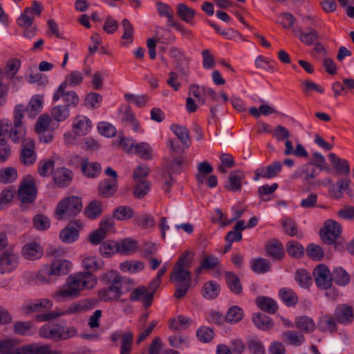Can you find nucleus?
<instances>
[{
	"label": "nucleus",
	"mask_w": 354,
	"mask_h": 354,
	"mask_svg": "<svg viewBox=\"0 0 354 354\" xmlns=\"http://www.w3.org/2000/svg\"><path fill=\"white\" fill-rule=\"evenodd\" d=\"M287 253L295 258L301 257L304 252L303 246L297 241H290L286 243Z\"/></svg>",
	"instance_id": "6e6d98bb"
},
{
	"label": "nucleus",
	"mask_w": 354,
	"mask_h": 354,
	"mask_svg": "<svg viewBox=\"0 0 354 354\" xmlns=\"http://www.w3.org/2000/svg\"><path fill=\"white\" fill-rule=\"evenodd\" d=\"M256 304L261 310L270 314H274L278 309L277 302L270 297H258L256 299Z\"/></svg>",
	"instance_id": "7c9ffc66"
},
{
	"label": "nucleus",
	"mask_w": 354,
	"mask_h": 354,
	"mask_svg": "<svg viewBox=\"0 0 354 354\" xmlns=\"http://www.w3.org/2000/svg\"><path fill=\"white\" fill-rule=\"evenodd\" d=\"M152 152L151 147L147 142H136L134 148L133 149V153L144 160L151 159L153 156Z\"/></svg>",
	"instance_id": "ea45409f"
},
{
	"label": "nucleus",
	"mask_w": 354,
	"mask_h": 354,
	"mask_svg": "<svg viewBox=\"0 0 354 354\" xmlns=\"http://www.w3.org/2000/svg\"><path fill=\"white\" fill-rule=\"evenodd\" d=\"M25 350L28 354H62L58 351L50 349L49 346H39L38 344H31L25 346Z\"/></svg>",
	"instance_id": "3c124183"
},
{
	"label": "nucleus",
	"mask_w": 354,
	"mask_h": 354,
	"mask_svg": "<svg viewBox=\"0 0 354 354\" xmlns=\"http://www.w3.org/2000/svg\"><path fill=\"white\" fill-rule=\"evenodd\" d=\"M328 158L333 167L339 173L348 175L350 173L348 162L345 159H342L333 153L328 154Z\"/></svg>",
	"instance_id": "2f4dec72"
},
{
	"label": "nucleus",
	"mask_w": 354,
	"mask_h": 354,
	"mask_svg": "<svg viewBox=\"0 0 354 354\" xmlns=\"http://www.w3.org/2000/svg\"><path fill=\"white\" fill-rule=\"evenodd\" d=\"M122 25L124 30L122 39L126 40V41H123L122 44L125 46L133 42L134 29L133 25L127 19L122 20Z\"/></svg>",
	"instance_id": "864d4df0"
},
{
	"label": "nucleus",
	"mask_w": 354,
	"mask_h": 354,
	"mask_svg": "<svg viewBox=\"0 0 354 354\" xmlns=\"http://www.w3.org/2000/svg\"><path fill=\"white\" fill-rule=\"evenodd\" d=\"M92 128L91 120L86 115H78L73 120L72 130L77 136L88 134Z\"/></svg>",
	"instance_id": "4468645a"
},
{
	"label": "nucleus",
	"mask_w": 354,
	"mask_h": 354,
	"mask_svg": "<svg viewBox=\"0 0 354 354\" xmlns=\"http://www.w3.org/2000/svg\"><path fill=\"white\" fill-rule=\"evenodd\" d=\"M66 87H64V86H59L53 95V101L57 102L62 98L66 103L64 106H67L68 108L77 106L80 102L78 95L73 91H66Z\"/></svg>",
	"instance_id": "ddd939ff"
},
{
	"label": "nucleus",
	"mask_w": 354,
	"mask_h": 354,
	"mask_svg": "<svg viewBox=\"0 0 354 354\" xmlns=\"http://www.w3.org/2000/svg\"><path fill=\"white\" fill-rule=\"evenodd\" d=\"M282 340L292 346H299L305 342L303 334L295 330H286L281 334Z\"/></svg>",
	"instance_id": "bb28decb"
},
{
	"label": "nucleus",
	"mask_w": 354,
	"mask_h": 354,
	"mask_svg": "<svg viewBox=\"0 0 354 354\" xmlns=\"http://www.w3.org/2000/svg\"><path fill=\"white\" fill-rule=\"evenodd\" d=\"M17 178V171L13 167H6L0 171V182L2 183H11Z\"/></svg>",
	"instance_id": "13d9d810"
},
{
	"label": "nucleus",
	"mask_w": 354,
	"mask_h": 354,
	"mask_svg": "<svg viewBox=\"0 0 354 354\" xmlns=\"http://www.w3.org/2000/svg\"><path fill=\"white\" fill-rule=\"evenodd\" d=\"M104 263L97 259L95 257H86L83 256L82 259V266L85 270L84 272H89L91 274L101 270L103 267Z\"/></svg>",
	"instance_id": "cd10ccee"
},
{
	"label": "nucleus",
	"mask_w": 354,
	"mask_h": 354,
	"mask_svg": "<svg viewBox=\"0 0 354 354\" xmlns=\"http://www.w3.org/2000/svg\"><path fill=\"white\" fill-rule=\"evenodd\" d=\"M54 168V161L45 159L41 160L38 164L37 171L41 176H48Z\"/></svg>",
	"instance_id": "338daca9"
},
{
	"label": "nucleus",
	"mask_w": 354,
	"mask_h": 354,
	"mask_svg": "<svg viewBox=\"0 0 354 354\" xmlns=\"http://www.w3.org/2000/svg\"><path fill=\"white\" fill-rule=\"evenodd\" d=\"M245 180V174L240 170H235L230 172L228 177V182L225 187L232 192H239L241 189L242 183Z\"/></svg>",
	"instance_id": "412c9836"
},
{
	"label": "nucleus",
	"mask_w": 354,
	"mask_h": 354,
	"mask_svg": "<svg viewBox=\"0 0 354 354\" xmlns=\"http://www.w3.org/2000/svg\"><path fill=\"white\" fill-rule=\"evenodd\" d=\"M43 104V98L40 95H35L33 96L28 104V106L26 109H24L27 113H28L29 116L34 118L36 115L41 111ZM23 108H24L23 106Z\"/></svg>",
	"instance_id": "58836bf2"
},
{
	"label": "nucleus",
	"mask_w": 354,
	"mask_h": 354,
	"mask_svg": "<svg viewBox=\"0 0 354 354\" xmlns=\"http://www.w3.org/2000/svg\"><path fill=\"white\" fill-rule=\"evenodd\" d=\"M21 66V61L17 58H12L8 61L5 67V74L8 78H13L19 71Z\"/></svg>",
	"instance_id": "bf43d9fd"
},
{
	"label": "nucleus",
	"mask_w": 354,
	"mask_h": 354,
	"mask_svg": "<svg viewBox=\"0 0 354 354\" xmlns=\"http://www.w3.org/2000/svg\"><path fill=\"white\" fill-rule=\"evenodd\" d=\"M91 308V303L89 301L86 299L80 300L71 304L66 308L57 310L56 311H53L47 314L38 315L37 320L44 322L54 319L62 316L80 314L86 312Z\"/></svg>",
	"instance_id": "423d86ee"
},
{
	"label": "nucleus",
	"mask_w": 354,
	"mask_h": 354,
	"mask_svg": "<svg viewBox=\"0 0 354 354\" xmlns=\"http://www.w3.org/2000/svg\"><path fill=\"white\" fill-rule=\"evenodd\" d=\"M113 217L119 221L131 218L134 216L133 209L129 206H119L113 212Z\"/></svg>",
	"instance_id": "603ef678"
},
{
	"label": "nucleus",
	"mask_w": 354,
	"mask_h": 354,
	"mask_svg": "<svg viewBox=\"0 0 354 354\" xmlns=\"http://www.w3.org/2000/svg\"><path fill=\"white\" fill-rule=\"evenodd\" d=\"M313 277L316 286L321 290H327L333 284V274L324 264L317 266L313 270Z\"/></svg>",
	"instance_id": "9d476101"
},
{
	"label": "nucleus",
	"mask_w": 354,
	"mask_h": 354,
	"mask_svg": "<svg viewBox=\"0 0 354 354\" xmlns=\"http://www.w3.org/2000/svg\"><path fill=\"white\" fill-rule=\"evenodd\" d=\"M104 174L107 176H110L111 179H104L100 182L97 187L98 194L102 197L109 198L113 196L118 190V174L117 172L110 167L105 169Z\"/></svg>",
	"instance_id": "6e6552de"
},
{
	"label": "nucleus",
	"mask_w": 354,
	"mask_h": 354,
	"mask_svg": "<svg viewBox=\"0 0 354 354\" xmlns=\"http://www.w3.org/2000/svg\"><path fill=\"white\" fill-rule=\"evenodd\" d=\"M177 14L183 21L192 24L195 10L184 3H180L177 6Z\"/></svg>",
	"instance_id": "37998d69"
},
{
	"label": "nucleus",
	"mask_w": 354,
	"mask_h": 354,
	"mask_svg": "<svg viewBox=\"0 0 354 354\" xmlns=\"http://www.w3.org/2000/svg\"><path fill=\"white\" fill-rule=\"evenodd\" d=\"M53 274L50 273L48 265H44L37 272L35 280L41 283H50Z\"/></svg>",
	"instance_id": "0e129e2a"
},
{
	"label": "nucleus",
	"mask_w": 354,
	"mask_h": 354,
	"mask_svg": "<svg viewBox=\"0 0 354 354\" xmlns=\"http://www.w3.org/2000/svg\"><path fill=\"white\" fill-rule=\"evenodd\" d=\"M225 279L228 288L234 294L239 295L242 292V286L239 277L234 273L227 272L225 273Z\"/></svg>",
	"instance_id": "a19ab883"
},
{
	"label": "nucleus",
	"mask_w": 354,
	"mask_h": 354,
	"mask_svg": "<svg viewBox=\"0 0 354 354\" xmlns=\"http://www.w3.org/2000/svg\"><path fill=\"white\" fill-rule=\"evenodd\" d=\"M282 169V165L279 161H275L266 167H261L254 171V180L259 178H272L277 176Z\"/></svg>",
	"instance_id": "2eb2a0df"
},
{
	"label": "nucleus",
	"mask_w": 354,
	"mask_h": 354,
	"mask_svg": "<svg viewBox=\"0 0 354 354\" xmlns=\"http://www.w3.org/2000/svg\"><path fill=\"white\" fill-rule=\"evenodd\" d=\"M99 279L103 287L97 290L98 299L103 302L119 301L123 294V285L127 279L113 270L101 274Z\"/></svg>",
	"instance_id": "7ed1b4c3"
},
{
	"label": "nucleus",
	"mask_w": 354,
	"mask_h": 354,
	"mask_svg": "<svg viewBox=\"0 0 354 354\" xmlns=\"http://www.w3.org/2000/svg\"><path fill=\"white\" fill-rule=\"evenodd\" d=\"M100 252L103 256H110L118 252V243L113 241H104L100 245Z\"/></svg>",
	"instance_id": "e2e57ef3"
},
{
	"label": "nucleus",
	"mask_w": 354,
	"mask_h": 354,
	"mask_svg": "<svg viewBox=\"0 0 354 354\" xmlns=\"http://www.w3.org/2000/svg\"><path fill=\"white\" fill-rule=\"evenodd\" d=\"M43 248L35 241L27 243L21 249V254L27 260H37L43 256Z\"/></svg>",
	"instance_id": "a211bd4d"
},
{
	"label": "nucleus",
	"mask_w": 354,
	"mask_h": 354,
	"mask_svg": "<svg viewBox=\"0 0 354 354\" xmlns=\"http://www.w3.org/2000/svg\"><path fill=\"white\" fill-rule=\"evenodd\" d=\"M250 268L257 274H263L270 270L271 263L266 259L254 258L252 259L250 261Z\"/></svg>",
	"instance_id": "473e14b6"
},
{
	"label": "nucleus",
	"mask_w": 354,
	"mask_h": 354,
	"mask_svg": "<svg viewBox=\"0 0 354 354\" xmlns=\"http://www.w3.org/2000/svg\"><path fill=\"white\" fill-rule=\"evenodd\" d=\"M135 183L133 196L136 198H142L150 191L151 184L149 180H140Z\"/></svg>",
	"instance_id": "49530a36"
},
{
	"label": "nucleus",
	"mask_w": 354,
	"mask_h": 354,
	"mask_svg": "<svg viewBox=\"0 0 354 354\" xmlns=\"http://www.w3.org/2000/svg\"><path fill=\"white\" fill-rule=\"evenodd\" d=\"M102 212V204L100 202L92 201L85 209L84 213L87 217L93 219L99 216Z\"/></svg>",
	"instance_id": "4d7b16f0"
},
{
	"label": "nucleus",
	"mask_w": 354,
	"mask_h": 354,
	"mask_svg": "<svg viewBox=\"0 0 354 354\" xmlns=\"http://www.w3.org/2000/svg\"><path fill=\"white\" fill-rule=\"evenodd\" d=\"M252 321L255 326L261 330L268 331L272 329L274 326L272 319L261 313L253 314Z\"/></svg>",
	"instance_id": "a878e982"
},
{
	"label": "nucleus",
	"mask_w": 354,
	"mask_h": 354,
	"mask_svg": "<svg viewBox=\"0 0 354 354\" xmlns=\"http://www.w3.org/2000/svg\"><path fill=\"white\" fill-rule=\"evenodd\" d=\"M78 236V231L71 227L64 228L59 234L61 240L68 243L74 242L77 239Z\"/></svg>",
	"instance_id": "052dcab7"
},
{
	"label": "nucleus",
	"mask_w": 354,
	"mask_h": 354,
	"mask_svg": "<svg viewBox=\"0 0 354 354\" xmlns=\"http://www.w3.org/2000/svg\"><path fill=\"white\" fill-rule=\"evenodd\" d=\"M22 149L20 154V160L24 165H33L37 160L35 150V140L32 138H24Z\"/></svg>",
	"instance_id": "f8f14e48"
},
{
	"label": "nucleus",
	"mask_w": 354,
	"mask_h": 354,
	"mask_svg": "<svg viewBox=\"0 0 354 354\" xmlns=\"http://www.w3.org/2000/svg\"><path fill=\"white\" fill-rule=\"evenodd\" d=\"M18 264V257L15 253L6 251L0 255V272L1 274L13 271Z\"/></svg>",
	"instance_id": "f3484780"
},
{
	"label": "nucleus",
	"mask_w": 354,
	"mask_h": 354,
	"mask_svg": "<svg viewBox=\"0 0 354 354\" xmlns=\"http://www.w3.org/2000/svg\"><path fill=\"white\" fill-rule=\"evenodd\" d=\"M170 129L179 139L183 145L186 147H189L190 140L189 130L187 127L174 124L171 126Z\"/></svg>",
	"instance_id": "f704fd0d"
},
{
	"label": "nucleus",
	"mask_w": 354,
	"mask_h": 354,
	"mask_svg": "<svg viewBox=\"0 0 354 354\" xmlns=\"http://www.w3.org/2000/svg\"><path fill=\"white\" fill-rule=\"evenodd\" d=\"M81 171L88 178H96L102 172V167L96 162H88L87 159L82 160Z\"/></svg>",
	"instance_id": "393cba45"
},
{
	"label": "nucleus",
	"mask_w": 354,
	"mask_h": 354,
	"mask_svg": "<svg viewBox=\"0 0 354 354\" xmlns=\"http://www.w3.org/2000/svg\"><path fill=\"white\" fill-rule=\"evenodd\" d=\"M342 232V226L334 220H327L320 230L322 240L327 244H333Z\"/></svg>",
	"instance_id": "9b49d317"
},
{
	"label": "nucleus",
	"mask_w": 354,
	"mask_h": 354,
	"mask_svg": "<svg viewBox=\"0 0 354 354\" xmlns=\"http://www.w3.org/2000/svg\"><path fill=\"white\" fill-rule=\"evenodd\" d=\"M248 349L250 354H266L263 342L254 338L250 339L248 341Z\"/></svg>",
	"instance_id": "680f3d73"
},
{
	"label": "nucleus",
	"mask_w": 354,
	"mask_h": 354,
	"mask_svg": "<svg viewBox=\"0 0 354 354\" xmlns=\"http://www.w3.org/2000/svg\"><path fill=\"white\" fill-rule=\"evenodd\" d=\"M145 265L140 261H127L120 264V269L122 272L136 273L143 270Z\"/></svg>",
	"instance_id": "de8ad7c7"
},
{
	"label": "nucleus",
	"mask_w": 354,
	"mask_h": 354,
	"mask_svg": "<svg viewBox=\"0 0 354 354\" xmlns=\"http://www.w3.org/2000/svg\"><path fill=\"white\" fill-rule=\"evenodd\" d=\"M52 306V302L48 299H41L27 304L24 307L26 313L32 312H41L46 309H49Z\"/></svg>",
	"instance_id": "c756f323"
},
{
	"label": "nucleus",
	"mask_w": 354,
	"mask_h": 354,
	"mask_svg": "<svg viewBox=\"0 0 354 354\" xmlns=\"http://www.w3.org/2000/svg\"><path fill=\"white\" fill-rule=\"evenodd\" d=\"M51 116L57 122H63L66 120L70 115V111L67 106L57 105L51 109Z\"/></svg>",
	"instance_id": "a18cd8bd"
},
{
	"label": "nucleus",
	"mask_w": 354,
	"mask_h": 354,
	"mask_svg": "<svg viewBox=\"0 0 354 354\" xmlns=\"http://www.w3.org/2000/svg\"><path fill=\"white\" fill-rule=\"evenodd\" d=\"M299 39L304 44L311 46L319 39V34L313 28H309L306 31L298 29Z\"/></svg>",
	"instance_id": "c85d7f7f"
},
{
	"label": "nucleus",
	"mask_w": 354,
	"mask_h": 354,
	"mask_svg": "<svg viewBox=\"0 0 354 354\" xmlns=\"http://www.w3.org/2000/svg\"><path fill=\"white\" fill-rule=\"evenodd\" d=\"M73 179V173L66 168L57 169L53 174V180L56 185L61 187H67Z\"/></svg>",
	"instance_id": "b1692460"
},
{
	"label": "nucleus",
	"mask_w": 354,
	"mask_h": 354,
	"mask_svg": "<svg viewBox=\"0 0 354 354\" xmlns=\"http://www.w3.org/2000/svg\"><path fill=\"white\" fill-rule=\"evenodd\" d=\"M102 100L101 95L92 92L86 95L84 99V104L88 108L97 109L100 106Z\"/></svg>",
	"instance_id": "774afa93"
},
{
	"label": "nucleus",
	"mask_w": 354,
	"mask_h": 354,
	"mask_svg": "<svg viewBox=\"0 0 354 354\" xmlns=\"http://www.w3.org/2000/svg\"><path fill=\"white\" fill-rule=\"evenodd\" d=\"M138 249L137 241L126 239L118 243V252L122 254H129L136 252Z\"/></svg>",
	"instance_id": "8fccbe9b"
},
{
	"label": "nucleus",
	"mask_w": 354,
	"mask_h": 354,
	"mask_svg": "<svg viewBox=\"0 0 354 354\" xmlns=\"http://www.w3.org/2000/svg\"><path fill=\"white\" fill-rule=\"evenodd\" d=\"M192 320L183 315H178L169 322V328L172 330H182L187 329Z\"/></svg>",
	"instance_id": "72a5a7b5"
},
{
	"label": "nucleus",
	"mask_w": 354,
	"mask_h": 354,
	"mask_svg": "<svg viewBox=\"0 0 354 354\" xmlns=\"http://www.w3.org/2000/svg\"><path fill=\"white\" fill-rule=\"evenodd\" d=\"M37 194L35 180L32 176H27L21 183L18 191V198L23 203H32Z\"/></svg>",
	"instance_id": "1a4fd4ad"
},
{
	"label": "nucleus",
	"mask_w": 354,
	"mask_h": 354,
	"mask_svg": "<svg viewBox=\"0 0 354 354\" xmlns=\"http://www.w3.org/2000/svg\"><path fill=\"white\" fill-rule=\"evenodd\" d=\"M266 251L267 255L273 260H281L284 256L283 244L276 239L270 240L266 243Z\"/></svg>",
	"instance_id": "4be33fe9"
},
{
	"label": "nucleus",
	"mask_w": 354,
	"mask_h": 354,
	"mask_svg": "<svg viewBox=\"0 0 354 354\" xmlns=\"http://www.w3.org/2000/svg\"><path fill=\"white\" fill-rule=\"evenodd\" d=\"M333 279L339 286H345L350 281V276L342 268H336L333 271Z\"/></svg>",
	"instance_id": "5fc2aeb1"
},
{
	"label": "nucleus",
	"mask_w": 354,
	"mask_h": 354,
	"mask_svg": "<svg viewBox=\"0 0 354 354\" xmlns=\"http://www.w3.org/2000/svg\"><path fill=\"white\" fill-rule=\"evenodd\" d=\"M120 121L124 125L131 127L136 132L140 129V124L129 106L125 107L123 111H121Z\"/></svg>",
	"instance_id": "5701e85b"
},
{
	"label": "nucleus",
	"mask_w": 354,
	"mask_h": 354,
	"mask_svg": "<svg viewBox=\"0 0 354 354\" xmlns=\"http://www.w3.org/2000/svg\"><path fill=\"white\" fill-rule=\"evenodd\" d=\"M82 209L81 198L72 196L59 201L56 207L55 214L58 220H68L71 217L78 214Z\"/></svg>",
	"instance_id": "39448f33"
},
{
	"label": "nucleus",
	"mask_w": 354,
	"mask_h": 354,
	"mask_svg": "<svg viewBox=\"0 0 354 354\" xmlns=\"http://www.w3.org/2000/svg\"><path fill=\"white\" fill-rule=\"evenodd\" d=\"M84 81V77L81 72L73 71L69 73L65 77L64 81L59 85L64 87H75L80 85Z\"/></svg>",
	"instance_id": "c9c22d12"
},
{
	"label": "nucleus",
	"mask_w": 354,
	"mask_h": 354,
	"mask_svg": "<svg viewBox=\"0 0 354 354\" xmlns=\"http://www.w3.org/2000/svg\"><path fill=\"white\" fill-rule=\"evenodd\" d=\"M194 260V253L185 251L176 261L170 274V281L175 283L174 297L181 299L185 296L191 286L190 268Z\"/></svg>",
	"instance_id": "f03ea898"
},
{
	"label": "nucleus",
	"mask_w": 354,
	"mask_h": 354,
	"mask_svg": "<svg viewBox=\"0 0 354 354\" xmlns=\"http://www.w3.org/2000/svg\"><path fill=\"white\" fill-rule=\"evenodd\" d=\"M130 299L131 301H142L144 306L149 308L153 301V293L149 292L148 289L145 286H140L135 288L130 294Z\"/></svg>",
	"instance_id": "aec40b11"
},
{
	"label": "nucleus",
	"mask_w": 354,
	"mask_h": 354,
	"mask_svg": "<svg viewBox=\"0 0 354 354\" xmlns=\"http://www.w3.org/2000/svg\"><path fill=\"white\" fill-rule=\"evenodd\" d=\"M244 312L237 306L230 307L225 316V320L229 324H234L239 322L243 317Z\"/></svg>",
	"instance_id": "e433bc0d"
},
{
	"label": "nucleus",
	"mask_w": 354,
	"mask_h": 354,
	"mask_svg": "<svg viewBox=\"0 0 354 354\" xmlns=\"http://www.w3.org/2000/svg\"><path fill=\"white\" fill-rule=\"evenodd\" d=\"M97 283L95 275L89 272H78L70 274L64 285L53 294V297L58 302L78 297L81 292L93 289Z\"/></svg>",
	"instance_id": "f257e3e1"
},
{
	"label": "nucleus",
	"mask_w": 354,
	"mask_h": 354,
	"mask_svg": "<svg viewBox=\"0 0 354 354\" xmlns=\"http://www.w3.org/2000/svg\"><path fill=\"white\" fill-rule=\"evenodd\" d=\"M296 326L301 330L306 333H311L315 329V324L314 321L306 316L299 317L297 318Z\"/></svg>",
	"instance_id": "09e8293b"
},
{
	"label": "nucleus",
	"mask_w": 354,
	"mask_h": 354,
	"mask_svg": "<svg viewBox=\"0 0 354 354\" xmlns=\"http://www.w3.org/2000/svg\"><path fill=\"white\" fill-rule=\"evenodd\" d=\"M24 109L23 105L17 104L13 111V124L8 120H0V144H6L9 139L19 143L26 136V128L24 124Z\"/></svg>",
	"instance_id": "20e7f679"
},
{
	"label": "nucleus",
	"mask_w": 354,
	"mask_h": 354,
	"mask_svg": "<svg viewBox=\"0 0 354 354\" xmlns=\"http://www.w3.org/2000/svg\"><path fill=\"white\" fill-rule=\"evenodd\" d=\"M279 295L288 306H295L298 302L297 294L290 288H283L280 289Z\"/></svg>",
	"instance_id": "79ce46f5"
},
{
	"label": "nucleus",
	"mask_w": 354,
	"mask_h": 354,
	"mask_svg": "<svg viewBox=\"0 0 354 354\" xmlns=\"http://www.w3.org/2000/svg\"><path fill=\"white\" fill-rule=\"evenodd\" d=\"M295 281L301 288H308L313 283V278L310 273L305 269H298L296 270Z\"/></svg>",
	"instance_id": "4c0bfd02"
},
{
	"label": "nucleus",
	"mask_w": 354,
	"mask_h": 354,
	"mask_svg": "<svg viewBox=\"0 0 354 354\" xmlns=\"http://www.w3.org/2000/svg\"><path fill=\"white\" fill-rule=\"evenodd\" d=\"M220 292V286L216 281H210L204 284L203 295L209 299L216 298Z\"/></svg>",
	"instance_id": "c03bdc74"
},
{
	"label": "nucleus",
	"mask_w": 354,
	"mask_h": 354,
	"mask_svg": "<svg viewBox=\"0 0 354 354\" xmlns=\"http://www.w3.org/2000/svg\"><path fill=\"white\" fill-rule=\"evenodd\" d=\"M77 330L73 328L64 330L58 324H47L44 325L39 330V335L41 337L50 339L54 341L66 339L75 335Z\"/></svg>",
	"instance_id": "0eeeda50"
},
{
	"label": "nucleus",
	"mask_w": 354,
	"mask_h": 354,
	"mask_svg": "<svg viewBox=\"0 0 354 354\" xmlns=\"http://www.w3.org/2000/svg\"><path fill=\"white\" fill-rule=\"evenodd\" d=\"M171 346L174 348H181L185 346L186 348L189 346V339L187 336H182L178 335H174L168 339Z\"/></svg>",
	"instance_id": "69168bd1"
},
{
	"label": "nucleus",
	"mask_w": 354,
	"mask_h": 354,
	"mask_svg": "<svg viewBox=\"0 0 354 354\" xmlns=\"http://www.w3.org/2000/svg\"><path fill=\"white\" fill-rule=\"evenodd\" d=\"M336 320L344 325L351 324L354 320L353 308L347 304L338 305L335 310Z\"/></svg>",
	"instance_id": "6ab92c4d"
},
{
	"label": "nucleus",
	"mask_w": 354,
	"mask_h": 354,
	"mask_svg": "<svg viewBox=\"0 0 354 354\" xmlns=\"http://www.w3.org/2000/svg\"><path fill=\"white\" fill-rule=\"evenodd\" d=\"M73 263L67 259L58 258L54 259L48 268L53 277L65 276L70 272Z\"/></svg>",
	"instance_id": "dca6fc26"
}]
</instances>
